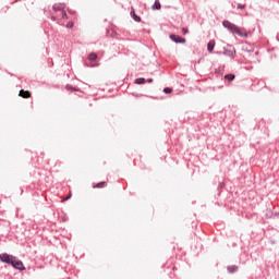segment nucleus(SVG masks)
Masks as SVG:
<instances>
[{"instance_id": "nucleus-1", "label": "nucleus", "mask_w": 279, "mask_h": 279, "mask_svg": "<svg viewBox=\"0 0 279 279\" xmlns=\"http://www.w3.org/2000/svg\"><path fill=\"white\" fill-rule=\"evenodd\" d=\"M222 25L223 27H226V29H229L231 34H236L241 38H247V32L245 31V28H241L235 24H232L230 21H223Z\"/></svg>"}, {"instance_id": "nucleus-2", "label": "nucleus", "mask_w": 279, "mask_h": 279, "mask_svg": "<svg viewBox=\"0 0 279 279\" xmlns=\"http://www.w3.org/2000/svg\"><path fill=\"white\" fill-rule=\"evenodd\" d=\"M14 256L8 253L0 254V260H2V263H8L9 265H12V263H14Z\"/></svg>"}, {"instance_id": "nucleus-3", "label": "nucleus", "mask_w": 279, "mask_h": 279, "mask_svg": "<svg viewBox=\"0 0 279 279\" xmlns=\"http://www.w3.org/2000/svg\"><path fill=\"white\" fill-rule=\"evenodd\" d=\"M11 265L14 267V269H19V271H25V265H23V262L17 260L16 258L13 259Z\"/></svg>"}, {"instance_id": "nucleus-4", "label": "nucleus", "mask_w": 279, "mask_h": 279, "mask_svg": "<svg viewBox=\"0 0 279 279\" xmlns=\"http://www.w3.org/2000/svg\"><path fill=\"white\" fill-rule=\"evenodd\" d=\"M170 39H172L173 43L181 44V45H184V43H186L185 38H182L178 35H173V34L170 35Z\"/></svg>"}, {"instance_id": "nucleus-5", "label": "nucleus", "mask_w": 279, "mask_h": 279, "mask_svg": "<svg viewBox=\"0 0 279 279\" xmlns=\"http://www.w3.org/2000/svg\"><path fill=\"white\" fill-rule=\"evenodd\" d=\"M88 60L90 63V66H99V63L95 62V60H97V53L92 52L88 54Z\"/></svg>"}, {"instance_id": "nucleus-6", "label": "nucleus", "mask_w": 279, "mask_h": 279, "mask_svg": "<svg viewBox=\"0 0 279 279\" xmlns=\"http://www.w3.org/2000/svg\"><path fill=\"white\" fill-rule=\"evenodd\" d=\"M19 96L23 99H29V97H32V93H29V90L22 89L20 90Z\"/></svg>"}, {"instance_id": "nucleus-7", "label": "nucleus", "mask_w": 279, "mask_h": 279, "mask_svg": "<svg viewBox=\"0 0 279 279\" xmlns=\"http://www.w3.org/2000/svg\"><path fill=\"white\" fill-rule=\"evenodd\" d=\"M214 49H215V39H211V40L207 44V51H208L209 53H213Z\"/></svg>"}, {"instance_id": "nucleus-8", "label": "nucleus", "mask_w": 279, "mask_h": 279, "mask_svg": "<svg viewBox=\"0 0 279 279\" xmlns=\"http://www.w3.org/2000/svg\"><path fill=\"white\" fill-rule=\"evenodd\" d=\"M131 16L136 23H141V16L136 15V13L134 12V9L131 10Z\"/></svg>"}, {"instance_id": "nucleus-9", "label": "nucleus", "mask_w": 279, "mask_h": 279, "mask_svg": "<svg viewBox=\"0 0 279 279\" xmlns=\"http://www.w3.org/2000/svg\"><path fill=\"white\" fill-rule=\"evenodd\" d=\"M106 186H107L106 182H100V183L94 184L93 189H106Z\"/></svg>"}, {"instance_id": "nucleus-10", "label": "nucleus", "mask_w": 279, "mask_h": 279, "mask_svg": "<svg viewBox=\"0 0 279 279\" xmlns=\"http://www.w3.org/2000/svg\"><path fill=\"white\" fill-rule=\"evenodd\" d=\"M161 5H160V0H156L154 5L151 7L153 10H160Z\"/></svg>"}, {"instance_id": "nucleus-11", "label": "nucleus", "mask_w": 279, "mask_h": 279, "mask_svg": "<svg viewBox=\"0 0 279 279\" xmlns=\"http://www.w3.org/2000/svg\"><path fill=\"white\" fill-rule=\"evenodd\" d=\"M234 74H227V75H225V80H227L228 82H232V81H234Z\"/></svg>"}, {"instance_id": "nucleus-12", "label": "nucleus", "mask_w": 279, "mask_h": 279, "mask_svg": "<svg viewBox=\"0 0 279 279\" xmlns=\"http://www.w3.org/2000/svg\"><path fill=\"white\" fill-rule=\"evenodd\" d=\"M239 267L236 266H229L228 267V271H230V274H234V271H238Z\"/></svg>"}, {"instance_id": "nucleus-13", "label": "nucleus", "mask_w": 279, "mask_h": 279, "mask_svg": "<svg viewBox=\"0 0 279 279\" xmlns=\"http://www.w3.org/2000/svg\"><path fill=\"white\" fill-rule=\"evenodd\" d=\"M223 53H225V56H230V57L234 56V52H232V50H228V49H226L223 51Z\"/></svg>"}, {"instance_id": "nucleus-14", "label": "nucleus", "mask_w": 279, "mask_h": 279, "mask_svg": "<svg viewBox=\"0 0 279 279\" xmlns=\"http://www.w3.org/2000/svg\"><path fill=\"white\" fill-rule=\"evenodd\" d=\"M173 92V89H171V88H169V87H166L165 89H163V93H166V95H170V93H172Z\"/></svg>"}, {"instance_id": "nucleus-15", "label": "nucleus", "mask_w": 279, "mask_h": 279, "mask_svg": "<svg viewBox=\"0 0 279 279\" xmlns=\"http://www.w3.org/2000/svg\"><path fill=\"white\" fill-rule=\"evenodd\" d=\"M135 84H145V78H137Z\"/></svg>"}, {"instance_id": "nucleus-16", "label": "nucleus", "mask_w": 279, "mask_h": 279, "mask_svg": "<svg viewBox=\"0 0 279 279\" xmlns=\"http://www.w3.org/2000/svg\"><path fill=\"white\" fill-rule=\"evenodd\" d=\"M238 10H245V4L239 3V4H238Z\"/></svg>"}, {"instance_id": "nucleus-17", "label": "nucleus", "mask_w": 279, "mask_h": 279, "mask_svg": "<svg viewBox=\"0 0 279 279\" xmlns=\"http://www.w3.org/2000/svg\"><path fill=\"white\" fill-rule=\"evenodd\" d=\"M66 27H68V29H71V28L73 27V22H69V23L66 24Z\"/></svg>"}, {"instance_id": "nucleus-18", "label": "nucleus", "mask_w": 279, "mask_h": 279, "mask_svg": "<svg viewBox=\"0 0 279 279\" xmlns=\"http://www.w3.org/2000/svg\"><path fill=\"white\" fill-rule=\"evenodd\" d=\"M69 199H71V193H69V194L66 195V197L63 199V202H66V201H69Z\"/></svg>"}, {"instance_id": "nucleus-19", "label": "nucleus", "mask_w": 279, "mask_h": 279, "mask_svg": "<svg viewBox=\"0 0 279 279\" xmlns=\"http://www.w3.org/2000/svg\"><path fill=\"white\" fill-rule=\"evenodd\" d=\"M182 34H184V35L189 34V29L187 28H182Z\"/></svg>"}, {"instance_id": "nucleus-20", "label": "nucleus", "mask_w": 279, "mask_h": 279, "mask_svg": "<svg viewBox=\"0 0 279 279\" xmlns=\"http://www.w3.org/2000/svg\"><path fill=\"white\" fill-rule=\"evenodd\" d=\"M61 14H62V17H63V19H66V12L61 11Z\"/></svg>"}, {"instance_id": "nucleus-21", "label": "nucleus", "mask_w": 279, "mask_h": 279, "mask_svg": "<svg viewBox=\"0 0 279 279\" xmlns=\"http://www.w3.org/2000/svg\"><path fill=\"white\" fill-rule=\"evenodd\" d=\"M147 82H148V84H151V82H154V80L149 78Z\"/></svg>"}]
</instances>
